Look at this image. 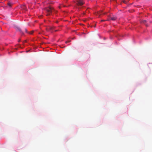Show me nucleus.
<instances>
[{
	"label": "nucleus",
	"mask_w": 152,
	"mask_h": 152,
	"mask_svg": "<svg viewBox=\"0 0 152 152\" xmlns=\"http://www.w3.org/2000/svg\"><path fill=\"white\" fill-rule=\"evenodd\" d=\"M45 10L46 11L47 14L46 16H48L50 15V14L54 10V9L51 7H49L45 9Z\"/></svg>",
	"instance_id": "1"
},
{
	"label": "nucleus",
	"mask_w": 152,
	"mask_h": 152,
	"mask_svg": "<svg viewBox=\"0 0 152 152\" xmlns=\"http://www.w3.org/2000/svg\"><path fill=\"white\" fill-rule=\"evenodd\" d=\"M76 4L78 6H82L85 3L83 0H76Z\"/></svg>",
	"instance_id": "2"
},
{
	"label": "nucleus",
	"mask_w": 152,
	"mask_h": 152,
	"mask_svg": "<svg viewBox=\"0 0 152 152\" xmlns=\"http://www.w3.org/2000/svg\"><path fill=\"white\" fill-rule=\"evenodd\" d=\"M15 28H16V29L17 31H20V33H21L22 34H23V32H22L20 28H19L18 27H16Z\"/></svg>",
	"instance_id": "3"
},
{
	"label": "nucleus",
	"mask_w": 152,
	"mask_h": 152,
	"mask_svg": "<svg viewBox=\"0 0 152 152\" xmlns=\"http://www.w3.org/2000/svg\"><path fill=\"white\" fill-rule=\"evenodd\" d=\"M110 19L112 20H116L117 18L115 16L111 17H110Z\"/></svg>",
	"instance_id": "4"
},
{
	"label": "nucleus",
	"mask_w": 152,
	"mask_h": 152,
	"mask_svg": "<svg viewBox=\"0 0 152 152\" xmlns=\"http://www.w3.org/2000/svg\"><path fill=\"white\" fill-rule=\"evenodd\" d=\"M21 7L22 9H23V10H26V6L24 5H23L21 6Z\"/></svg>",
	"instance_id": "5"
},
{
	"label": "nucleus",
	"mask_w": 152,
	"mask_h": 152,
	"mask_svg": "<svg viewBox=\"0 0 152 152\" xmlns=\"http://www.w3.org/2000/svg\"><path fill=\"white\" fill-rule=\"evenodd\" d=\"M7 4L10 7H11L12 5V4L10 2H9L7 3Z\"/></svg>",
	"instance_id": "6"
},
{
	"label": "nucleus",
	"mask_w": 152,
	"mask_h": 152,
	"mask_svg": "<svg viewBox=\"0 0 152 152\" xmlns=\"http://www.w3.org/2000/svg\"><path fill=\"white\" fill-rule=\"evenodd\" d=\"M147 22V21L146 20H142L141 22L142 23H143L145 24V23H146V22Z\"/></svg>",
	"instance_id": "7"
},
{
	"label": "nucleus",
	"mask_w": 152,
	"mask_h": 152,
	"mask_svg": "<svg viewBox=\"0 0 152 152\" xmlns=\"http://www.w3.org/2000/svg\"><path fill=\"white\" fill-rule=\"evenodd\" d=\"M49 29H52V27H49V29H48V28H47V30L48 31H49Z\"/></svg>",
	"instance_id": "8"
},
{
	"label": "nucleus",
	"mask_w": 152,
	"mask_h": 152,
	"mask_svg": "<svg viewBox=\"0 0 152 152\" xmlns=\"http://www.w3.org/2000/svg\"><path fill=\"white\" fill-rule=\"evenodd\" d=\"M33 32H34V31H32L31 32V33H30V34H33Z\"/></svg>",
	"instance_id": "9"
},
{
	"label": "nucleus",
	"mask_w": 152,
	"mask_h": 152,
	"mask_svg": "<svg viewBox=\"0 0 152 152\" xmlns=\"http://www.w3.org/2000/svg\"><path fill=\"white\" fill-rule=\"evenodd\" d=\"M70 42V41H67L66 42V43H68L69 42Z\"/></svg>",
	"instance_id": "10"
},
{
	"label": "nucleus",
	"mask_w": 152,
	"mask_h": 152,
	"mask_svg": "<svg viewBox=\"0 0 152 152\" xmlns=\"http://www.w3.org/2000/svg\"><path fill=\"white\" fill-rule=\"evenodd\" d=\"M123 2L124 3H126V1H123Z\"/></svg>",
	"instance_id": "11"
},
{
	"label": "nucleus",
	"mask_w": 152,
	"mask_h": 152,
	"mask_svg": "<svg viewBox=\"0 0 152 152\" xmlns=\"http://www.w3.org/2000/svg\"><path fill=\"white\" fill-rule=\"evenodd\" d=\"M106 20H101V21H106Z\"/></svg>",
	"instance_id": "12"
},
{
	"label": "nucleus",
	"mask_w": 152,
	"mask_h": 152,
	"mask_svg": "<svg viewBox=\"0 0 152 152\" xmlns=\"http://www.w3.org/2000/svg\"><path fill=\"white\" fill-rule=\"evenodd\" d=\"M25 30H26V32H27V30L26 29Z\"/></svg>",
	"instance_id": "13"
},
{
	"label": "nucleus",
	"mask_w": 152,
	"mask_h": 152,
	"mask_svg": "<svg viewBox=\"0 0 152 152\" xmlns=\"http://www.w3.org/2000/svg\"><path fill=\"white\" fill-rule=\"evenodd\" d=\"M145 25H146V26H147V25L146 24H145Z\"/></svg>",
	"instance_id": "14"
},
{
	"label": "nucleus",
	"mask_w": 152,
	"mask_h": 152,
	"mask_svg": "<svg viewBox=\"0 0 152 152\" xmlns=\"http://www.w3.org/2000/svg\"><path fill=\"white\" fill-rule=\"evenodd\" d=\"M108 20V21H109V20Z\"/></svg>",
	"instance_id": "15"
}]
</instances>
